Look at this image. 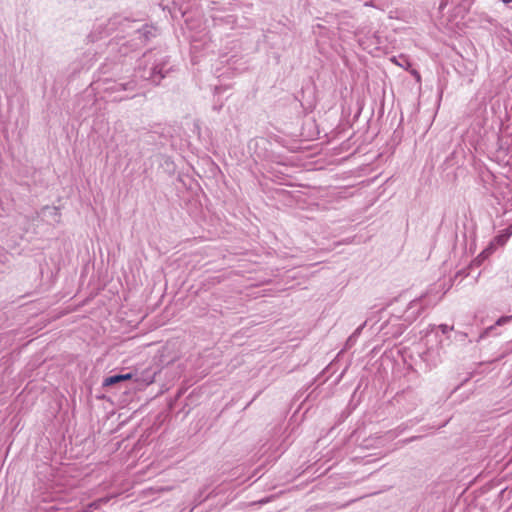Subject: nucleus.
I'll list each match as a JSON object with an SVG mask.
<instances>
[{
	"instance_id": "7ed1b4c3",
	"label": "nucleus",
	"mask_w": 512,
	"mask_h": 512,
	"mask_svg": "<svg viewBox=\"0 0 512 512\" xmlns=\"http://www.w3.org/2000/svg\"><path fill=\"white\" fill-rule=\"evenodd\" d=\"M132 378H133V375L131 373L121 374V375H113V376L107 377L104 380L103 385L104 386H111V385H114V384L119 383L121 381L130 380Z\"/></svg>"
},
{
	"instance_id": "39448f33",
	"label": "nucleus",
	"mask_w": 512,
	"mask_h": 512,
	"mask_svg": "<svg viewBox=\"0 0 512 512\" xmlns=\"http://www.w3.org/2000/svg\"><path fill=\"white\" fill-rule=\"evenodd\" d=\"M136 382H141L143 383L145 386H148L150 384H152L154 382V379L153 378H148V379H142L140 380L139 378L135 379Z\"/></svg>"
},
{
	"instance_id": "f03ea898",
	"label": "nucleus",
	"mask_w": 512,
	"mask_h": 512,
	"mask_svg": "<svg viewBox=\"0 0 512 512\" xmlns=\"http://www.w3.org/2000/svg\"><path fill=\"white\" fill-rule=\"evenodd\" d=\"M449 0H441L440 9H443L444 6L448 4ZM474 0H462L461 3L455 8V12L457 15L464 17V15L470 10Z\"/></svg>"
},
{
	"instance_id": "f257e3e1",
	"label": "nucleus",
	"mask_w": 512,
	"mask_h": 512,
	"mask_svg": "<svg viewBox=\"0 0 512 512\" xmlns=\"http://www.w3.org/2000/svg\"><path fill=\"white\" fill-rule=\"evenodd\" d=\"M507 241H508V238H506L501 232H499V234L496 235L491 240L489 245L482 252H480L477 256H486V254H492V253L496 252V250L499 247L504 246Z\"/></svg>"
},
{
	"instance_id": "423d86ee",
	"label": "nucleus",
	"mask_w": 512,
	"mask_h": 512,
	"mask_svg": "<svg viewBox=\"0 0 512 512\" xmlns=\"http://www.w3.org/2000/svg\"><path fill=\"white\" fill-rule=\"evenodd\" d=\"M392 60H393V61H395V63H396V64H398V65H399V66H401V67H403V66H404V64H408V60H407V58H406V57H404V56H400V60H401V61H399V62H398V61H396L395 57H394Z\"/></svg>"
},
{
	"instance_id": "6e6552de",
	"label": "nucleus",
	"mask_w": 512,
	"mask_h": 512,
	"mask_svg": "<svg viewBox=\"0 0 512 512\" xmlns=\"http://www.w3.org/2000/svg\"><path fill=\"white\" fill-rule=\"evenodd\" d=\"M504 4L512 3V0H501Z\"/></svg>"
},
{
	"instance_id": "0eeeda50",
	"label": "nucleus",
	"mask_w": 512,
	"mask_h": 512,
	"mask_svg": "<svg viewBox=\"0 0 512 512\" xmlns=\"http://www.w3.org/2000/svg\"><path fill=\"white\" fill-rule=\"evenodd\" d=\"M509 319H510V317H501L500 319L497 320L496 324L503 325L504 323L508 322Z\"/></svg>"
},
{
	"instance_id": "20e7f679",
	"label": "nucleus",
	"mask_w": 512,
	"mask_h": 512,
	"mask_svg": "<svg viewBox=\"0 0 512 512\" xmlns=\"http://www.w3.org/2000/svg\"><path fill=\"white\" fill-rule=\"evenodd\" d=\"M506 238H510L512 235V223L509 224L505 229L500 231Z\"/></svg>"
}]
</instances>
